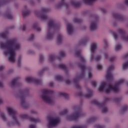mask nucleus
<instances>
[{"instance_id":"obj_1","label":"nucleus","mask_w":128,"mask_h":128,"mask_svg":"<svg viewBox=\"0 0 128 128\" xmlns=\"http://www.w3.org/2000/svg\"><path fill=\"white\" fill-rule=\"evenodd\" d=\"M0 48L4 50L5 56H8V60L10 62H16V50H20L22 48V44L18 42L16 38L10 39L6 40V43H0Z\"/></svg>"},{"instance_id":"obj_2","label":"nucleus","mask_w":128,"mask_h":128,"mask_svg":"<svg viewBox=\"0 0 128 128\" xmlns=\"http://www.w3.org/2000/svg\"><path fill=\"white\" fill-rule=\"evenodd\" d=\"M75 55L77 58H80V62L78 64V66L81 68V72L79 74V76H76L73 79V82L75 84V86L76 88H80V85L78 84V82H80V80L82 78H84V76H86V59L82 56V51L80 50H76L75 52Z\"/></svg>"},{"instance_id":"obj_3","label":"nucleus","mask_w":128,"mask_h":128,"mask_svg":"<svg viewBox=\"0 0 128 128\" xmlns=\"http://www.w3.org/2000/svg\"><path fill=\"white\" fill-rule=\"evenodd\" d=\"M124 82V80L121 79L114 86H112V84H108L106 82H102L99 86L98 90L100 92H104L106 94H110L111 92H118L120 90V84H122Z\"/></svg>"},{"instance_id":"obj_4","label":"nucleus","mask_w":128,"mask_h":128,"mask_svg":"<svg viewBox=\"0 0 128 128\" xmlns=\"http://www.w3.org/2000/svg\"><path fill=\"white\" fill-rule=\"evenodd\" d=\"M48 30L46 34V38L48 40H52L54 38V30H58L60 28V24H56V20L50 19L48 24Z\"/></svg>"},{"instance_id":"obj_5","label":"nucleus","mask_w":128,"mask_h":128,"mask_svg":"<svg viewBox=\"0 0 128 128\" xmlns=\"http://www.w3.org/2000/svg\"><path fill=\"white\" fill-rule=\"evenodd\" d=\"M29 90L30 89L28 88H26L14 94L15 98L18 100H20V104L24 108H28L30 106L26 100V96L27 94H28Z\"/></svg>"},{"instance_id":"obj_6","label":"nucleus","mask_w":128,"mask_h":128,"mask_svg":"<svg viewBox=\"0 0 128 128\" xmlns=\"http://www.w3.org/2000/svg\"><path fill=\"white\" fill-rule=\"evenodd\" d=\"M86 116V113L82 111V108L79 106H74L73 108V112L70 115L67 116L66 120H76L78 118Z\"/></svg>"},{"instance_id":"obj_7","label":"nucleus","mask_w":128,"mask_h":128,"mask_svg":"<svg viewBox=\"0 0 128 128\" xmlns=\"http://www.w3.org/2000/svg\"><path fill=\"white\" fill-rule=\"evenodd\" d=\"M7 110L9 115L12 116V120L8 122L7 123L8 126H20V123L18 120V118L16 116V111L14 108L10 107H8L7 108Z\"/></svg>"},{"instance_id":"obj_8","label":"nucleus","mask_w":128,"mask_h":128,"mask_svg":"<svg viewBox=\"0 0 128 128\" xmlns=\"http://www.w3.org/2000/svg\"><path fill=\"white\" fill-rule=\"evenodd\" d=\"M50 90L47 89H43L42 90V94L40 96L43 102L46 104H52L54 101V98L50 96Z\"/></svg>"},{"instance_id":"obj_9","label":"nucleus","mask_w":128,"mask_h":128,"mask_svg":"<svg viewBox=\"0 0 128 128\" xmlns=\"http://www.w3.org/2000/svg\"><path fill=\"white\" fill-rule=\"evenodd\" d=\"M110 100V98L107 97H105L104 99V102L103 103H100L98 101L96 100H94L92 102V104H96L98 106H100L101 108V112L102 114H106L108 112V108L106 106V102H108Z\"/></svg>"},{"instance_id":"obj_10","label":"nucleus","mask_w":128,"mask_h":128,"mask_svg":"<svg viewBox=\"0 0 128 128\" xmlns=\"http://www.w3.org/2000/svg\"><path fill=\"white\" fill-rule=\"evenodd\" d=\"M50 10L48 8H42L40 12H38V10H36L34 12V13L37 16H40L42 20L46 22V20H48L49 18L48 16L46 14V12H48Z\"/></svg>"},{"instance_id":"obj_11","label":"nucleus","mask_w":128,"mask_h":128,"mask_svg":"<svg viewBox=\"0 0 128 128\" xmlns=\"http://www.w3.org/2000/svg\"><path fill=\"white\" fill-rule=\"evenodd\" d=\"M48 128H54L60 122V119L58 117H49L48 118Z\"/></svg>"},{"instance_id":"obj_12","label":"nucleus","mask_w":128,"mask_h":128,"mask_svg":"<svg viewBox=\"0 0 128 128\" xmlns=\"http://www.w3.org/2000/svg\"><path fill=\"white\" fill-rule=\"evenodd\" d=\"M98 16H95L93 18V20L90 24V30L94 32L98 30Z\"/></svg>"},{"instance_id":"obj_13","label":"nucleus","mask_w":128,"mask_h":128,"mask_svg":"<svg viewBox=\"0 0 128 128\" xmlns=\"http://www.w3.org/2000/svg\"><path fill=\"white\" fill-rule=\"evenodd\" d=\"M112 16L114 18L118 20L120 22H124L126 20V18L124 15H122L120 13L114 12L112 13Z\"/></svg>"},{"instance_id":"obj_14","label":"nucleus","mask_w":128,"mask_h":128,"mask_svg":"<svg viewBox=\"0 0 128 128\" xmlns=\"http://www.w3.org/2000/svg\"><path fill=\"white\" fill-rule=\"evenodd\" d=\"M98 46V44L96 42H94L91 44L90 46V50L91 52L90 56V62H92V60H94V52H96V50Z\"/></svg>"},{"instance_id":"obj_15","label":"nucleus","mask_w":128,"mask_h":128,"mask_svg":"<svg viewBox=\"0 0 128 128\" xmlns=\"http://www.w3.org/2000/svg\"><path fill=\"white\" fill-rule=\"evenodd\" d=\"M114 65H111L108 66L107 73L106 76V80H113L114 76L112 75V70H114Z\"/></svg>"},{"instance_id":"obj_16","label":"nucleus","mask_w":128,"mask_h":128,"mask_svg":"<svg viewBox=\"0 0 128 128\" xmlns=\"http://www.w3.org/2000/svg\"><path fill=\"white\" fill-rule=\"evenodd\" d=\"M86 90L87 93L84 95V93H82V92H79L78 95L80 96H84L87 98H92V90H90L88 87L86 86Z\"/></svg>"},{"instance_id":"obj_17","label":"nucleus","mask_w":128,"mask_h":128,"mask_svg":"<svg viewBox=\"0 0 128 128\" xmlns=\"http://www.w3.org/2000/svg\"><path fill=\"white\" fill-rule=\"evenodd\" d=\"M26 82H33L35 84H42V80H38L33 77H27L26 78Z\"/></svg>"},{"instance_id":"obj_18","label":"nucleus","mask_w":128,"mask_h":128,"mask_svg":"<svg viewBox=\"0 0 128 128\" xmlns=\"http://www.w3.org/2000/svg\"><path fill=\"white\" fill-rule=\"evenodd\" d=\"M118 32L122 35L121 38L124 40H128V36H126V30L124 29L119 28L118 30Z\"/></svg>"},{"instance_id":"obj_19","label":"nucleus","mask_w":128,"mask_h":128,"mask_svg":"<svg viewBox=\"0 0 128 128\" xmlns=\"http://www.w3.org/2000/svg\"><path fill=\"white\" fill-rule=\"evenodd\" d=\"M67 32L69 36H72L74 32V26L70 23H68L66 24Z\"/></svg>"},{"instance_id":"obj_20","label":"nucleus","mask_w":128,"mask_h":128,"mask_svg":"<svg viewBox=\"0 0 128 128\" xmlns=\"http://www.w3.org/2000/svg\"><path fill=\"white\" fill-rule=\"evenodd\" d=\"M20 79V77H16L14 78L10 84V88H14L16 86L18 85V80Z\"/></svg>"},{"instance_id":"obj_21","label":"nucleus","mask_w":128,"mask_h":128,"mask_svg":"<svg viewBox=\"0 0 128 128\" xmlns=\"http://www.w3.org/2000/svg\"><path fill=\"white\" fill-rule=\"evenodd\" d=\"M62 6H68V4L66 3L64 0H61L60 2L55 5V8H56V10H60V8Z\"/></svg>"},{"instance_id":"obj_22","label":"nucleus","mask_w":128,"mask_h":128,"mask_svg":"<svg viewBox=\"0 0 128 128\" xmlns=\"http://www.w3.org/2000/svg\"><path fill=\"white\" fill-rule=\"evenodd\" d=\"M4 16V18H8V20H12V18H14V16H12V14L10 13V9L6 10Z\"/></svg>"},{"instance_id":"obj_23","label":"nucleus","mask_w":128,"mask_h":128,"mask_svg":"<svg viewBox=\"0 0 128 128\" xmlns=\"http://www.w3.org/2000/svg\"><path fill=\"white\" fill-rule=\"evenodd\" d=\"M30 14V10L28 9V6H24V9L22 11V15L23 16H28Z\"/></svg>"},{"instance_id":"obj_24","label":"nucleus","mask_w":128,"mask_h":128,"mask_svg":"<svg viewBox=\"0 0 128 128\" xmlns=\"http://www.w3.org/2000/svg\"><path fill=\"white\" fill-rule=\"evenodd\" d=\"M56 67L58 68H60V70H64L66 72V76L68 74V68L64 64H60L56 66Z\"/></svg>"},{"instance_id":"obj_25","label":"nucleus","mask_w":128,"mask_h":128,"mask_svg":"<svg viewBox=\"0 0 128 128\" xmlns=\"http://www.w3.org/2000/svg\"><path fill=\"white\" fill-rule=\"evenodd\" d=\"M88 42V38H86L84 39L80 40L78 42V46H86V42Z\"/></svg>"},{"instance_id":"obj_26","label":"nucleus","mask_w":128,"mask_h":128,"mask_svg":"<svg viewBox=\"0 0 128 128\" xmlns=\"http://www.w3.org/2000/svg\"><path fill=\"white\" fill-rule=\"evenodd\" d=\"M32 28L36 30V32H42V28L38 26V23L34 22L32 25Z\"/></svg>"},{"instance_id":"obj_27","label":"nucleus","mask_w":128,"mask_h":128,"mask_svg":"<svg viewBox=\"0 0 128 128\" xmlns=\"http://www.w3.org/2000/svg\"><path fill=\"white\" fill-rule=\"evenodd\" d=\"M84 4H88V6H92L98 0H82Z\"/></svg>"},{"instance_id":"obj_28","label":"nucleus","mask_w":128,"mask_h":128,"mask_svg":"<svg viewBox=\"0 0 128 128\" xmlns=\"http://www.w3.org/2000/svg\"><path fill=\"white\" fill-rule=\"evenodd\" d=\"M71 4L74 6V8H78L80 6V2L78 1L72 0L70 2Z\"/></svg>"},{"instance_id":"obj_29","label":"nucleus","mask_w":128,"mask_h":128,"mask_svg":"<svg viewBox=\"0 0 128 128\" xmlns=\"http://www.w3.org/2000/svg\"><path fill=\"white\" fill-rule=\"evenodd\" d=\"M29 120L30 122H42V120L40 118H29Z\"/></svg>"},{"instance_id":"obj_30","label":"nucleus","mask_w":128,"mask_h":128,"mask_svg":"<svg viewBox=\"0 0 128 128\" xmlns=\"http://www.w3.org/2000/svg\"><path fill=\"white\" fill-rule=\"evenodd\" d=\"M128 110V106L127 105L124 106L120 110V114H122L126 112Z\"/></svg>"},{"instance_id":"obj_31","label":"nucleus","mask_w":128,"mask_h":128,"mask_svg":"<svg viewBox=\"0 0 128 128\" xmlns=\"http://www.w3.org/2000/svg\"><path fill=\"white\" fill-rule=\"evenodd\" d=\"M62 42V35L59 34L57 36V43L58 44H60Z\"/></svg>"},{"instance_id":"obj_32","label":"nucleus","mask_w":128,"mask_h":128,"mask_svg":"<svg viewBox=\"0 0 128 128\" xmlns=\"http://www.w3.org/2000/svg\"><path fill=\"white\" fill-rule=\"evenodd\" d=\"M96 118L92 117L88 120L87 124H92V122H96Z\"/></svg>"},{"instance_id":"obj_33","label":"nucleus","mask_w":128,"mask_h":128,"mask_svg":"<svg viewBox=\"0 0 128 128\" xmlns=\"http://www.w3.org/2000/svg\"><path fill=\"white\" fill-rule=\"evenodd\" d=\"M59 96H64V98H68V94L66 93V92H60L58 93Z\"/></svg>"},{"instance_id":"obj_34","label":"nucleus","mask_w":128,"mask_h":128,"mask_svg":"<svg viewBox=\"0 0 128 128\" xmlns=\"http://www.w3.org/2000/svg\"><path fill=\"white\" fill-rule=\"evenodd\" d=\"M8 32L6 31L0 33V38H6V36H8Z\"/></svg>"},{"instance_id":"obj_35","label":"nucleus","mask_w":128,"mask_h":128,"mask_svg":"<svg viewBox=\"0 0 128 128\" xmlns=\"http://www.w3.org/2000/svg\"><path fill=\"white\" fill-rule=\"evenodd\" d=\"M96 60V62H100V60H102V56L97 55L94 57V55L93 60Z\"/></svg>"},{"instance_id":"obj_36","label":"nucleus","mask_w":128,"mask_h":128,"mask_svg":"<svg viewBox=\"0 0 128 128\" xmlns=\"http://www.w3.org/2000/svg\"><path fill=\"white\" fill-rule=\"evenodd\" d=\"M73 22H76L77 24H80V22H82V20L80 18H74L73 20Z\"/></svg>"},{"instance_id":"obj_37","label":"nucleus","mask_w":128,"mask_h":128,"mask_svg":"<svg viewBox=\"0 0 128 128\" xmlns=\"http://www.w3.org/2000/svg\"><path fill=\"white\" fill-rule=\"evenodd\" d=\"M54 60H56V56H54L50 55L49 56L48 60L50 62H54Z\"/></svg>"},{"instance_id":"obj_38","label":"nucleus","mask_w":128,"mask_h":128,"mask_svg":"<svg viewBox=\"0 0 128 128\" xmlns=\"http://www.w3.org/2000/svg\"><path fill=\"white\" fill-rule=\"evenodd\" d=\"M20 118H21L22 120H26V118H28V116L26 114H22L20 116Z\"/></svg>"},{"instance_id":"obj_39","label":"nucleus","mask_w":128,"mask_h":128,"mask_svg":"<svg viewBox=\"0 0 128 128\" xmlns=\"http://www.w3.org/2000/svg\"><path fill=\"white\" fill-rule=\"evenodd\" d=\"M68 112V110H64L63 111H62L60 112V116H64V114H66Z\"/></svg>"},{"instance_id":"obj_40","label":"nucleus","mask_w":128,"mask_h":128,"mask_svg":"<svg viewBox=\"0 0 128 128\" xmlns=\"http://www.w3.org/2000/svg\"><path fill=\"white\" fill-rule=\"evenodd\" d=\"M122 68H123V70H128V61L124 62L122 64Z\"/></svg>"},{"instance_id":"obj_41","label":"nucleus","mask_w":128,"mask_h":128,"mask_svg":"<svg viewBox=\"0 0 128 128\" xmlns=\"http://www.w3.org/2000/svg\"><path fill=\"white\" fill-rule=\"evenodd\" d=\"M56 80H62L63 78L60 75H57L55 76Z\"/></svg>"},{"instance_id":"obj_42","label":"nucleus","mask_w":128,"mask_h":128,"mask_svg":"<svg viewBox=\"0 0 128 128\" xmlns=\"http://www.w3.org/2000/svg\"><path fill=\"white\" fill-rule=\"evenodd\" d=\"M21 62H22V56H18V66H20Z\"/></svg>"},{"instance_id":"obj_43","label":"nucleus","mask_w":128,"mask_h":128,"mask_svg":"<svg viewBox=\"0 0 128 128\" xmlns=\"http://www.w3.org/2000/svg\"><path fill=\"white\" fill-rule=\"evenodd\" d=\"M121 49H122V45L120 44L116 45L115 47V50L118 52V50H121Z\"/></svg>"},{"instance_id":"obj_44","label":"nucleus","mask_w":128,"mask_h":128,"mask_svg":"<svg viewBox=\"0 0 128 128\" xmlns=\"http://www.w3.org/2000/svg\"><path fill=\"white\" fill-rule=\"evenodd\" d=\"M39 60L40 62H42L44 60V58L42 54H40L39 56Z\"/></svg>"},{"instance_id":"obj_45","label":"nucleus","mask_w":128,"mask_h":128,"mask_svg":"<svg viewBox=\"0 0 128 128\" xmlns=\"http://www.w3.org/2000/svg\"><path fill=\"white\" fill-rule=\"evenodd\" d=\"M59 54L60 58H64V56H66V52L64 51H60Z\"/></svg>"},{"instance_id":"obj_46","label":"nucleus","mask_w":128,"mask_h":128,"mask_svg":"<svg viewBox=\"0 0 128 128\" xmlns=\"http://www.w3.org/2000/svg\"><path fill=\"white\" fill-rule=\"evenodd\" d=\"M0 116L2 120H3L4 122L6 121V114H4L2 113L0 114Z\"/></svg>"},{"instance_id":"obj_47","label":"nucleus","mask_w":128,"mask_h":128,"mask_svg":"<svg viewBox=\"0 0 128 128\" xmlns=\"http://www.w3.org/2000/svg\"><path fill=\"white\" fill-rule=\"evenodd\" d=\"M71 128H86V126H74Z\"/></svg>"},{"instance_id":"obj_48","label":"nucleus","mask_w":128,"mask_h":128,"mask_svg":"<svg viewBox=\"0 0 128 128\" xmlns=\"http://www.w3.org/2000/svg\"><path fill=\"white\" fill-rule=\"evenodd\" d=\"M91 84H92V86H93V88H96V86L98 84L96 81H92Z\"/></svg>"},{"instance_id":"obj_49","label":"nucleus","mask_w":128,"mask_h":128,"mask_svg":"<svg viewBox=\"0 0 128 128\" xmlns=\"http://www.w3.org/2000/svg\"><path fill=\"white\" fill-rule=\"evenodd\" d=\"M34 34H31L28 38V40H34Z\"/></svg>"},{"instance_id":"obj_50","label":"nucleus","mask_w":128,"mask_h":128,"mask_svg":"<svg viewBox=\"0 0 128 128\" xmlns=\"http://www.w3.org/2000/svg\"><path fill=\"white\" fill-rule=\"evenodd\" d=\"M30 114H38V112L35 110H30Z\"/></svg>"},{"instance_id":"obj_51","label":"nucleus","mask_w":128,"mask_h":128,"mask_svg":"<svg viewBox=\"0 0 128 128\" xmlns=\"http://www.w3.org/2000/svg\"><path fill=\"white\" fill-rule=\"evenodd\" d=\"M6 4V1L4 0H0V8L4 4Z\"/></svg>"},{"instance_id":"obj_52","label":"nucleus","mask_w":128,"mask_h":128,"mask_svg":"<svg viewBox=\"0 0 128 128\" xmlns=\"http://www.w3.org/2000/svg\"><path fill=\"white\" fill-rule=\"evenodd\" d=\"M97 69L98 70H100L102 69V66L100 64H98L96 66Z\"/></svg>"},{"instance_id":"obj_53","label":"nucleus","mask_w":128,"mask_h":128,"mask_svg":"<svg viewBox=\"0 0 128 128\" xmlns=\"http://www.w3.org/2000/svg\"><path fill=\"white\" fill-rule=\"evenodd\" d=\"M88 77L89 78H92V73L90 70H89L88 72Z\"/></svg>"},{"instance_id":"obj_54","label":"nucleus","mask_w":128,"mask_h":128,"mask_svg":"<svg viewBox=\"0 0 128 128\" xmlns=\"http://www.w3.org/2000/svg\"><path fill=\"white\" fill-rule=\"evenodd\" d=\"M122 100V98H115L114 101L116 102H120Z\"/></svg>"},{"instance_id":"obj_55","label":"nucleus","mask_w":128,"mask_h":128,"mask_svg":"<svg viewBox=\"0 0 128 128\" xmlns=\"http://www.w3.org/2000/svg\"><path fill=\"white\" fill-rule=\"evenodd\" d=\"M104 48H108V40H104Z\"/></svg>"},{"instance_id":"obj_56","label":"nucleus","mask_w":128,"mask_h":128,"mask_svg":"<svg viewBox=\"0 0 128 128\" xmlns=\"http://www.w3.org/2000/svg\"><path fill=\"white\" fill-rule=\"evenodd\" d=\"M113 36L114 37V40H118V34L116 32L113 34Z\"/></svg>"},{"instance_id":"obj_57","label":"nucleus","mask_w":128,"mask_h":128,"mask_svg":"<svg viewBox=\"0 0 128 128\" xmlns=\"http://www.w3.org/2000/svg\"><path fill=\"white\" fill-rule=\"evenodd\" d=\"M94 128H104V126L98 124L95 125Z\"/></svg>"},{"instance_id":"obj_58","label":"nucleus","mask_w":128,"mask_h":128,"mask_svg":"<svg viewBox=\"0 0 128 128\" xmlns=\"http://www.w3.org/2000/svg\"><path fill=\"white\" fill-rule=\"evenodd\" d=\"M100 10L102 12L103 14H106V10L104 8H100Z\"/></svg>"},{"instance_id":"obj_59","label":"nucleus","mask_w":128,"mask_h":128,"mask_svg":"<svg viewBox=\"0 0 128 128\" xmlns=\"http://www.w3.org/2000/svg\"><path fill=\"white\" fill-rule=\"evenodd\" d=\"M104 58H108V54L106 52H104Z\"/></svg>"},{"instance_id":"obj_60","label":"nucleus","mask_w":128,"mask_h":128,"mask_svg":"<svg viewBox=\"0 0 128 128\" xmlns=\"http://www.w3.org/2000/svg\"><path fill=\"white\" fill-rule=\"evenodd\" d=\"M112 24L114 26H118V22L116 21H114Z\"/></svg>"},{"instance_id":"obj_61","label":"nucleus","mask_w":128,"mask_h":128,"mask_svg":"<svg viewBox=\"0 0 128 128\" xmlns=\"http://www.w3.org/2000/svg\"><path fill=\"white\" fill-rule=\"evenodd\" d=\"M42 74H44V70H42L38 72V76H42Z\"/></svg>"},{"instance_id":"obj_62","label":"nucleus","mask_w":128,"mask_h":128,"mask_svg":"<svg viewBox=\"0 0 128 128\" xmlns=\"http://www.w3.org/2000/svg\"><path fill=\"white\" fill-rule=\"evenodd\" d=\"M54 84L53 82H50L49 83V86H50L51 88H54Z\"/></svg>"},{"instance_id":"obj_63","label":"nucleus","mask_w":128,"mask_h":128,"mask_svg":"<svg viewBox=\"0 0 128 128\" xmlns=\"http://www.w3.org/2000/svg\"><path fill=\"white\" fill-rule=\"evenodd\" d=\"M65 82H66L67 84H70V82H72L69 80H65Z\"/></svg>"},{"instance_id":"obj_64","label":"nucleus","mask_w":128,"mask_h":128,"mask_svg":"<svg viewBox=\"0 0 128 128\" xmlns=\"http://www.w3.org/2000/svg\"><path fill=\"white\" fill-rule=\"evenodd\" d=\"M124 58L126 59V58H128V53L126 54L124 56Z\"/></svg>"}]
</instances>
